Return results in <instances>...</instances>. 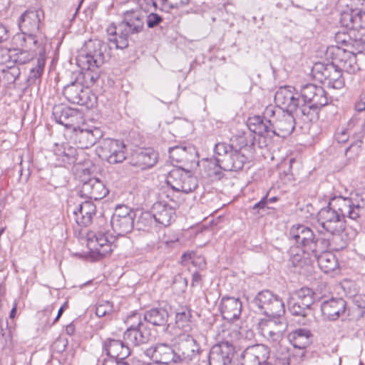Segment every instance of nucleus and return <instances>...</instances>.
I'll return each mask as SVG.
<instances>
[{
	"mask_svg": "<svg viewBox=\"0 0 365 365\" xmlns=\"http://www.w3.org/2000/svg\"><path fill=\"white\" fill-rule=\"evenodd\" d=\"M346 302L342 298H334L324 301L321 304L323 316L329 320H336L346 311Z\"/></svg>",
	"mask_w": 365,
	"mask_h": 365,
	"instance_id": "29",
	"label": "nucleus"
},
{
	"mask_svg": "<svg viewBox=\"0 0 365 365\" xmlns=\"http://www.w3.org/2000/svg\"><path fill=\"white\" fill-rule=\"evenodd\" d=\"M191 317V309L188 307L185 306L178 308L175 312V324L177 327L185 331L189 330Z\"/></svg>",
	"mask_w": 365,
	"mask_h": 365,
	"instance_id": "45",
	"label": "nucleus"
},
{
	"mask_svg": "<svg viewBox=\"0 0 365 365\" xmlns=\"http://www.w3.org/2000/svg\"><path fill=\"white\" fill-rule=\"evenodd\" d=\"M129 344L125 341L108 339L103 343V349L108 357L125 360L130 354Z\"/></svg>",
	"mask_w": 365,
	"mask_h": 365,
	"instance_id": "30",
	"label": "nucleus"
},
{
	"mask_svg": "<svg viewBox=\"0 0 365 365\" xmlns=\"http://www.w3.org/2000/svg\"><path fill=\"white\" fill-rule=\"evenodd\" d=\"M242 145L239 148L226 143H218L215 145L214 153L217 161L225 171H239L247 163V158L242 152Z\"/></svg>",
	"mask_w": 365,
	"mask_h": 365,
	"instance_id": "3",
	"label": "nucleus"
},
{
	"mask_svg": "<svg viewBox=\"0 0 365 365\" xmlns=\"http://www.w3.org/2000/svg\"><path fill=\"white\" fill-rule=\"evenodd\" d=\"M347 9L341 14L340 23L347 29L365 28V0H340Z\"/></svg>",
	"mask_w": 365,
	"mask_h": 365,
	"instance_id": "5",
	"label": "nucleus"
},
{
	"mask_svg": "<svg viewBox=\"0 0 365 365\" xmlns=\"http://www.w3.org/2000/svg\"><path fill=\"white\" fill-rule=\"evenodd\" d=\"M99 68H93L90 69H84L85 72L83 73V76L86 83L87 88L93 86L99 78V73L97 71Z\"/></svg>",
	"mask_w": 365,
	"mask_h": 365,
	"instance_id": "51",
	"label": "nucleus"
},
{
	"mask_svg": "<svg viewBox=\"0 0 365 365\" xmlns=\"http://www.w3.org/2000/svg\"><path fill=\"white\" fill-rule=\"evenodd\" d=\"M163 21V18L155 14L150 13L146 16V24L148 28L153 29L158 26Z\"/></svg>",
	"mask_w": 365,
	"mask_h": 365,
	"instance_id": "60",
	"label": "nucleus"
},
{
	"mask_svg": "<svg viewBox=\"0 0 365 365\" xmlns=\"http://www.w3.org/2000/svg\"><path fill=\"white\" fill-rule=\"evenodd\" d=\"M234 355V347L232 344L221 342L214 345L209 353L210 365H230Z\"/></svg>",
	"mask_w": 365,
	"mask_h": 365,
	"instance_id": "20",
	"label": "nucleus"
},
{
	"mask_svg": "<svg viewBox=\"0 0 365 365\" xmlns=\"http://www.w3.org/2000/svg\"><path fill=\"white\" fill-rule=\"evenodd\" d=\"M43 74V72L38 71L37 70H34V68H29V74L27 78L28 83L31 85H38L41 83V78Z\"/></svg>",
	"mask_w": 365,
	"mask_h": 365,
	"instance_id": "59",
	"label": "nucleus"
},
{
	"mask_svg": "<svg viewBox=\"0 0 365 365\" xmlns=\"http://www.w3.org/2000/svg\"><path fill=\"white\" fill-rule=\"evenodd\" d=\"M169 314L165 308H153L145 311L143 314V319L145 322L158 327L168 326V321Z\"/></svg>",
	"mask_w": 365,
	"mask_h": 365,
	"instance_id": "38",
	"label": "nucleus"
},
{
	"mask_svg": "<svg viewBox=\"0 0 365 365\" xmlns=\"http://www.w3.org/2000/svg\"><path fill=\"white\" fill-rule=\"evenodd\" d=\"M113 311V305L108 301L99 303L96 308V314L98 317H103L109 314Z\"/></svg>",
	"mask_w": 365,
	"mask_h": 365,
	"instance_id": "56",
	"label": "nucleus"
},
{
	"mask_svg": "<svg viewBox=\"0 0 365 365\" xmlns=\"http://www.w3.org/2000/svg\"><path fill=\"white\" fill-rule=\"evenodd\" d=\"M107 48L108 45L101 40L88 41L77 57V64L81 69L100 68L106 61Z\"/></svg>",
	"mask_w": 365,
	"mask_h": 365,
	"instance_id": "4",
	"label": "nucleus"
},
{
	"mask_svg": "<svg viewBox=\"0 0 365 365\" xmlns=\"http://www.w3.org/2000/svg\"><path fill=\"white\" fill-rule=\"evenodd\" d=\"M310 331L306 329H298L288 336L289 341L295 349L301 351L300 356H304L305 349L311 343Z\"/></svg>",
	"mask_w": 365,
	"mask_h": 365,
	"instance_id": "37",
	"label": "nucleus"
},
{
	"mask_svg": "<svg viewBox=\"0 0 365 365\" xmlns=\"http://www.w3.org/2000/svg\"><path fill=\"white\" fill-rule=\"evenodd\" d=\"M177 362H189L199 353L200 346L195 339L187 335L182 338L175 347Z\"/></svg>",
	"mask_w": 365,
	"mask_h": 365,
	"instance_id": "19",
	"label": "nucleus"
},
{
	"mask_svg": "<svg viewBox=\"0 0 365 365\" xmlns=\"http://www.w3.org/2000/svg\"><path fill=\"white\" fill-rule=\"evenodd\" d=\"M68 345V341L64 338H58L57 339L52 345V349L53 351L57 353H62L66 350V348Z\"/></svg>",
	"mask_w": 365,
	"mask_h": 365,
	"instance_id": "61",
	"label": "nucleus"
},
{
	"mask_svg": "<svg viewBox=\"0 0 365 365\" xmlns=\"http://www.w3.org/2000/svg\"><path fill=\"white\" fill-rule=\"evenodd\" d=\"M103 365H128V364L124 360L108 357L103 360Z\"/></svg>",
	"mask_w": 365,
	"mask_h": 365,
	"instance_id": "63",
	"label": "nucleus"
},
{
	"mask_svg": "<svg viewBox=\"0 0 365 365\" xmlns=\"http://www.w3.org/2000/svg\"><path fill=\"white\" fill-rule=\"evenodd\" d=\"M158 158V154L152 148H144L135 151L131 157L130 164L141 170L154 166Z\"/></svg>",
	"mask_w": 365,
	"mask_h": 365,
	"instance_id": "28",
	"label": "nucleus"
},
{
	"mask_svg": "<svg viewBox=\"0 0 365 365\" xmlns=\"http://www.w3.org/2000/svg\"><path fill=\"white\" fill-rule=\"evenodd\" d=\"M324 250L321 252H312L313 262L317 260L319 268L325 273L334 271L338 267V261L335 255Z\"/></svg>",
	"mask_w": 365,
	"mask_h": 365,
	"instance_id": "36",
	"label": "nucleus"
},
{
	"mask_svg": "<svg viewBox=\"0 0 365 365\" xmlns=\"http://www.w3.org/2000/svg\"><path fill=\"white\" fill-rule=\"evenodd\" d=\"M125 323L128 325L127 329H136L146 325L145 322L143 319V314L139 312H133L130 314L128 317Z\"/></svg>",
	"mask_w": 365,
	"mask_h": 365,
	"instance_id": "49",
	"label": "nucleus"
},
{
	"mask_svg": "<svg viewBox=\"0 0 365 365\" xmlns=\"http://www.w3.org/2000/svg\"><path fill=\"white\" fill-rule=\"evenodd\" d=\"M0 71L4 73V78L8 82H14L19 75V68L15 65L0 68Z\"/></svg>",
	"mask_w": 365,
	"mask_h": 365,
	"instance_id": "50",
	"label": "nucleus"
},
{
	"mask_svg": "<svg viewBox=\"0 0 365 365\" xmlns=\"http://www.w3.org/2000/svg\"><path fill=\"white\" fill-rule=\"evenodd\" d=\"M222 317L228 321L239 318L242 312V303L238 298L224 297L220 304Z\"/></svg>",
	"mask_w": 365,
	"mask_h": 365,
	"instance_id": "33",
	"label": "nucleus"
},
{
	"mask_svg": "<svg viewBox=\"0 0 365 365\" xmlns=\"http://www.w3.org/2000/svg\"><path fill=\"white\" fill-rule=\"evenodd\" d=\"M53 154L56 157V164L59 166L67 167L75 164H81L84 160L83 150H78L68 143L55 144Z\"/></svg>",
	"mask_w": 365,
	"mask_h": 365,
	"instance_id": "13",
	"label": "nucleus"
},
{
	"mask_svg": "<svg viewBox=\"0 0 365 365\" xmlns=\"http://www.w3.org/2000/svg\"><path fill=\"white\" fill-rule=\"evenodd\" d=\"M357 130H359V132H354V134L356 135V138L352 140L350 145L345 150V156L347 160H354L361 152L364 133L362 128H359Z\"/></svg>",
	"mask_w": 365,
	"mask_h": 365,
	"instance_id": "44",
	"label": "nucleus"
},
{
	"mask_svg": "<svg viewBox=\"0 0 365 365\" xmlns=\"http://www.w3.org/2000/svg\"><path fill=\"white\" fill-rule=\"evenodd\" d=\"M152 335L147 325L136 329H127L123 333V340L130 346H140L151 340Z\"/></svg>",
	"mask_w": 365,
	"mask_h": 365,
	"instance_id": "31",
	"label": "nucleus"
},
{
	"mask_svg": "<svg viewBox=\"0 0 365 365\" xmlns=\"http://www.w3.org/2000/svg\"><path fill=\"white\" fill-rule=\"evenodd\" d=\"M313 294H314V292L311 289L307 288V287H303V288L300 289L299 291H297V296L298 298L297 301H300V300L303 299L304 298H305L308 296L313 295Z\"/></svg>",
	"mask_w": 365,
	"mask_h": 365,
	"instance_id": "62",
	"label": "nucleus"
},
{
	"mask_svg": "<svg viewBox=\"0 0 365 365\" xmlns=\"http://www.w3.org/2000/svg\"><path fill=\"white\" fill-rule=\"evenodd\" d=\"M167 183L175 191L189 193L197 187V180L190 172L181 168L170 170L166 179Z\"/></svg>",
	"mask_w": 365,
	"mask_h": 365,
	"instance_id": "8",
	"label": "nucleus"
},
{
	"mask_svg": "<svg viewBox=\"0 0 365 365\" xmlns=\"http://www.w3.org/2000/svg\"><path fill=\"white\" fill-rule=\"evenodd\" d=\"M152 213L157 224L166 227L174 220L175 212L172 205L164 201H160L153 204Z\"/></svg>",
	"mask_w": 365,
	"mask_h": 365,
	"instance_id": "32",
	"label": "nucleus"
},
{
	"mask_svg": "<svg viewBox=\"0 0 365 365\" xmlns=\"http://www.w3.org/2000/svg\"><path fill=\"white\" fill-rule=\"evenodd\" d=\"M14 65V61L10 55L9 50L0 51V68Z\"/></svg>",
	"mask_w": 365,
	"mask_h": 365,
	"instance_id": "58",
	"label": "nucleus"
},
{
	"mask_svg": "<svg viewBox=\"0 0 365 365\" xmlns=\"http://www.w3.org/2000/svg\"><path fill=\"white\" fill-rule=\"evenodd\" d=\"M110 225L118 236H123L130 232L134 226V218L127 217L125 218H111Z\"/></svg>",
	"mask_w": 365,
	"mask_h": 365,
	"instance_id": "42",
	"label": "nucleus"
},
{
	"mask_svg": "<svg viewBox=\"0 0 365 365\" xmlns=\"http://www.w3.org/2000/svg\"><path fill=\"white\" fill-rule=\"evenodd\" d=\"M279 115L274 123H272L274 135L285 138L289 135L294 129L295 120L292 112L278 110Z\"/></svg>",
	"mask_w": 365,
	"mask_h": 365,
	"instance_id": "24",
	"label": "nucleus"
},
{
	"mask_svg": "<svg viewBox=\"0 0 365 365\" xmlns=\"http://www.w3.org/2000/svg\"><path fill=\"white\" fill-rule=\"evenodd\" d=\"M336 68V64L334 63V58L331 63L329 64L318 62L312 67V74L317 81L327 83Z\"/></svg>",
	"mask_w": 365,
	"mask_h": 365,
	"instance_id": "40",
	"label": "nucleus"
},
{
	"mask_svg": "<svg viewBox=\"0 0 365 365\" xmlns=\"http://www.w3.org/2000/svg\"><path fill=\"white\" fill-rule=\"evenodd\" d=\"M41 18H43L42 10H27L19 20V27L22 34L27 36L34 44L37 43L36 34L40 30Z\"/></svg>",
	"mask_w": 365,
	"mask_h": 365,
	"instance_id": "12",
	"label": "nucleus"
},
{
	"mask_svg": "<svg viewBox=\"0 0 365 365\" xmlns=\"http://www.w3.org/2000/svg\"><path fill=\"white\" fill-rule=\"evenodd\" d=\"M157 222L152 212L142 213L136 222V227L138 230L148 231Z\"/></svg>",
	"mask_w": 365,
	"mask_h": 365,
	"instance_id": "47",
	"label": "nucleus"
},
{
	"mask_svg": "<svg viewBox=\"0 0 365 365\" xmlns=\"http://www.w3.org/2000/svg\"><path fill=\"white\" fill-rule=\"evenodd\" d=\"M289 311L294 316L305 317L307 315V309L302 306L299 301L290 300L288 303Z\"/></svg>",
	"mask_w": 365,
	"mask_h": 365,
	"instance_id": "52",
	"label": "nucleus"
},
{
	"mask_svg": "<svg viewBox=\"0 0 365 365\" xmlns=\"http://www.w3.org/2000/svg\"><path fill=\"white\" fill-rule=\"evenodd\" d=\"M257 327L260 335L268 341L276 344L283 339V334L287 329L286 322L279 317L262 319Z\"/></svg>",
	"mask_w": 365,
	"mask_h": 365,
	"instance_id": "9",
	"label": "nucleus"
},
{
	"mask_svg": "<svg viewBox=\"0 0 365 365\" xmlns=\"http://www.w3.org/2000/svg\"><path fill=\"white\" fill-rule=\"evenodd\" d=\"M339 199H341V195L332 197L328 206L322 208L317 215L318 222L322 227L333 235L344 230L345 218L348 217L347 211H341V209L335 206Z\"/></svg>",
	"mask_w": 365,
	"mask_h": 365,
	"instance_id": "2",
	"label": "nucleus"
},
{
	"mask_svg": "<svg viewBox=\"0 0 365 365\" xmlns=\"http://www.w3.org/2000/svg\"><path fill=\"white\" fill-rule=\"evenodd\" d=\"M73 139L78 145V150H83L93 146L101 137L103 133L101 130L96 126L82 127L78 125L77 128H73Z\"/></svg>",
	"mask_w": 365,
	"mask_h": 365,
	"instance_id": "15",
	"label": "nucleus"
},
{
	"mask_svg": "<svg viewBox=\"0 0 365 365\" xmlns=\"http://www.w3.org/2000/svg\"><path fill=\"white\" fill-rule=\"evenodd\" d=\"M294 88L290 86L280 87L274 95L276 104L282 109L293 112L299 103V98L295 96Z\"/></svg>",
	"mask_w": 365,
	"mask_h": 365,
	"instance_id": "26",
	"label": "nucleus"
},
{
	"mask_svg": "<svg viewBox=\"0 0 365 365\" xmlns=\"http://www.w3.org/2000/svg\"><path fill=\"white\" fill-rule=\"evenodd\" d=\"M333 56L334 63L341 71L353 73L359 69L356 56L353 52L336 47L333 51Z\"/></svg>",
	"mask_w": 365,
	"mask_h": 365,
	"instance_id": "23",
	"label": "nucleus"
},
{
	"mask_svg": "<svg viewBox=\"0 0 365 365\" xmlns=\"http://www.w3.org/2000/svg\"><path fill=\"white\" fill-rule=\"evenodd\" d=\"M114 237L108 235L105 229L88 233V246L98 255L104 257L112 252V243Z\"/></svg>",
	"mask_w": 365,
	"mask_h": 365,
	"instance_id": "16",
	"label": "nucleus"
},
{
	"mask_svg": "<svg viewBox=\"0 0 365 365\" xmlns=\"http://www.w3.org/2000/svg\"><path fill=\"white\" fill-rule=\"evenodd\" d=\"M143 27L144 19L139 12L126 11L121 23L108 29V41L115 45V48H125L128 46L129 36L141 32Z\"/></svg>",
	"mask_w": 365,
	"mask_h": 365,
	"instance_id": "1",
	"label": "nucleus"
},
{
	"mask_svg": "<svg viewBox=\"0 0 365 365\" xmlns=\"http://www.w3.org/2000/svg\"><path fill=\"white\" fill-rule=\"evenodd\" d=\"M336 202L335 206L342 211H347L348 218L356 221L365 218V190L353 197L341 196V199Z\"/></svg>",
	"mask_w": 365,
	"mask_h": 365,
	"instance_id": "11",
	"label": "nucleus"
},
{
	"mask_svg": "<svg viewBox=\"0 0 365 365\" xmlns=\"http://www.w3.org/2000/svg\"><path fill=\"white\" fill-rule=\"evenodd\" d=\"M34 58V55L31 53L27 51H21L16 54V58H14V64L16 63L19 64L29 63Z\"/></svg>",
	"mask_w": 365,
	"mask_h": 365,
	"instance_id": "57",
	"label": "nucleus"
},
{
	"mask_svg": "<svg viewBox=\"0 0 365 365\" xmlns=\"http://www.w3.org/2000/svg\"><path fill=\"white\" fill-rule=\"evenodd\" d=\"M169 157L177 163H183L185 165L197 162V153L195 148L191 145H177L169 148Z\"/></svg>",
	"mask_w": 365,
	"mask_h": 365,
	"instance_id": "25",
	"label": "nucleus"
},
{
	"mask_svg": "<svg viewBox=\"0 0 365 365\" xmlns=\"http://www.w3.org/2000/svg\"><path fill=\"white\" fill-rule=\"evenodd\" d=\"M81 195L91 200L103 199L108 193L105 184L97 178H90L82 184Z\"/></svg>",
	"mask_w": 365,
	"mask_h": 365,
	"instance_id": "27",
	"label": "nucleus"
},
{
	"mask_svg": "<svg viewBox=\"0 0 365 365\" xmlns=\"http://www.w3.org/2000/svg\"><path fill=\"white\" fill-rule=\"evenodd\" d=\"M247 127L251 132L260 136L269 135L272 130L271 120H264L262 116L259 115L249 118Z\"/></svg>",
	"mask_w": 365,
	"mask_h": 365,
	"instance_id": "39",
	"label": "nucleus"
},
{
	"mask_svg": "<svg viewBox=\"0 0 365 365\" xmlns=\"http://www.w3.org/2000/svg\"><path fill=\"white\" fill-rule=\"evenodd\" d=\"M362 127L359 125H354L353 121H349L346 127L342 126L336 130L334 139L338 143H345L349 140L350 136H351L353 140L356 137L354 132H359V130L356 129Z\"/></svg>",
	"mask_w": 365,
	"mask_h": 365,
	"instance_id": "43",
	"label": "nucleus"
},
{
	"mask_svg": "<svg viewBox=\"0 0 365 365\" xmlns=\"http://www.w3.org/2000/svg\"><path fill=\"white\" fill-rule=\"evenodd\" d=\"M251 303L258 312L268 317H280L285 312L282 299L269 290L259 292Z\"/></svg>",
	"mask_w": 365,
	"mask_h": 365,
	"instance_id": "6",
	"label": "nucleus"
},
{
	"mask_svg": "<svg viewBox=\"0 0 365 365\" xmlns=\"http://www.w3.org/2000/svg\"><path fill=\"white\" fill-rule=\"evenodd\" d=\"M99 152L100 156L110 164L120 163L125 159V145L118 140H103Z\"/></svg>",
	"mask_w": 365,
	"mask_h": 365,
	"instance_id": "14",
	"label": "nucleus"
},
{
	"mask_svg": "<svg viewBox=\"0 0 365 365\" xmlns=\"http://www.w3.org/2000/svg\"><path fill=\"white\" fill-rule=\"evenodd\" d=\"M45 62V52L40 51L38 56L34 58L29 63L31 64L30 68H34V70L38 69V71L43 72Z\"/></svg>",
	"mask_w": 365,
	"mask_h": 365,
	"instance_id": "55",
	"label": "nucleus"
},
{
	"mask_svg": "<svg viewBox=\"0 0 365 365\" xmlns=\"http://www.w3.org/2000/svg\"><path fill=\"white\" fill-rule=\"evenodd\" d=\"M289 263L292 267L299 269L311 265L313 262L312 253L304 247H292L289 251Z\"/></svg>",
	"mask_w": 365,
	"mask_h": 365,
	"instance_id": "34",
	"label": "nucleus"
},
{
	"mask_svg": "<svg viewBox=\"0 0 365 365\" xmlns=\"http://www.w3.org/2000/svg\"><path fill=\"white\" fill-rule=\"evenodd\" d=\"M145 354L152 359L154 363L168 364L172 362L178 363L175 359V349L166 344H158L148 348Z\"/></svg>",
	"mask_w": 365,
	"mask_h": 365,
	"instance_id": "21",
	"label": "nucleus"
},
{
	"mask_svg": "<svg viewBox=\"0 0 365 365\" xmlns=\"http://www.w3.org/2000/svg\"><path fill=\"white\" fill-rule=\"evenodd\" d=\"M273 365H297L296 356L288 349L280 347L274 354Z\"/></svg>",
	"mask_w": 365,
	"mask_h": 365,
	"instance_id": "46",
	"label": "nucleus"
},
{
	"mask_svg": "<svg viewBox=\"0 0 365 365\" xmlns=\"http://www.w3.org/2000/svg\"><path fill=\"white\" fill-rule=\"evenodd\" d=\"M63 94L71 103H76L86 107H92L96 97L90 89L85 87L81 82L76 81L64 86Z\"/></svg>",
	"mask_w": 365,
	"mask_h": 365,
	"instance_id": "10",
	"label": "nucleus"
},
{
	"mask_svg": "<svg viewBox=\"0 0 365 365\" xmlns=\"http://www.w3.org/2000/svg\"><path fill=\"white\" fill-rule=\"evenodd\" d=\"M220 164V163L217 161L216 158L215 161H209L206 165V168L207 169V175L210 177L215 176L220 178L222 175V170H224V169L221 168Z\"/></svg>",
	"mask_w": 365,
	"mask_h": 365,
	"instance_id": "54",
	"label": "nucleus"
},
{
	"mask_svg": "<svg viewBox=\"0 0 365 365\" xmlns=\"http://www.w3.org/2000/svg\"><path fill=\"white\" fill-rule=\"evenodd\" d=\"M322 107L306 102L302 104L299 103L297 109L293 110V112L297 116L304 117V120L312 121L318 118L319 111Z\"/></svg>",
	"mask_w": 365,
	"mask_h": 365,
	"instance_id": "41",
	"label": "nucleus"
},
{
	"mask_svg": "<svg viewBox=\"0 0 365 365\" xmlns=\"http://www.w3.org/2000/svg\"><path fill=\"white\" fill-rule=\"evenodd\" d=\"M341 71L337 66L331 73L330 78L327 81V83L329 87L334 89H340L344 86V80L341 74Z\"/></svg>",
	"mask_w": 365,
	"mask_h": 365,
	"instance_id": "48",
	"label": "nucleus"
},
{
	"mask_svg": "<svg viewBox=\"0 0 365 365\" xmlns=\"http://www.w3.org/2000/svg\"><path fill=\"white\" fill-rule=\"evenodd\" d=\"M96 212V207L93 202L85 201L79 205L73 214L74 220L78 225L86 227L91 223L92 217Z\"/></svg>",
	"mask_w": 365,
	"mask_h": 365,
	"instance_id": "35",
	"label": "nucleus"
},
{
	"mask_svg": "<svg viewBox=\"0 0 365 365\" xmlns=\"http://www.w3.org/2000/svg\"><path fill=\"white\" fill-rule=\"evenodd\" d=\"M300 96L303 102L313 103L318 106L328 104V98L325 90L319 86L312 83L304 85L300 89Z\"/></svg>",
	"mask_w": 365,
	"mask_h": 365,
	"instance_id": "22",
	"label": "nucleus"
},
{
	"mask_svg": "<svg viewBox=\"0 0 365 365\" xmlns=\"http://www.w3.org/2000/svg\"><path fill=\"white\" fill-rule=\"evenodd\" d=\"M269 353V349L263 344L248 346L241 354V365H273L268 361Z\"/></svg>",
	"mask_w": 365,
	"mask_h": 365,
	"instance_id": "17",
	"label": "nucleus"
},
{
	"mask_svg": "<svg viewBox=\"0 0 365 365\" xmlns=\"http://www.w3.org/2000/svg\"><path fill=\"white\" fill-rule=\"evenodd\" d=\"M135 214L130 208L125 205H119L116 207L114 214L111 218H125L130 217L135 218Z\"/></svg>",
	"mask_w": 365,
	"mask_h": 365,
	"instance_id": "53",
	"label": "nucleus"
},
{
	"mask_svg": "<svg viewBox=\"0 0 365 365\" xmlns=\"http://www.w3.org/2000/svg\"><path fill=\"white\" fill-rule=\"evenodd\" d=\"M289 236L297 243L301 244L302 247L311 251V252H321L326 250L328 246V242L326 240L316 238L312 230L304 225L292 227L289 232Z\"/></svg>",
	"mask_w": 365,
	"mask_h": 365,
	"instance_id": "7",
	"label": "nucleus"
},
{
	"mask_svg": "<svg viewBox=\"0 0 365 365\" xmlns=\"http://www.w3.org/2000/svg\"><path fill=\"white\" fill-rule=\"evenodd\" d=\"M276 113V110L273 106H267L263 112L262 118L264 120H270V118L274 117Z\"/></svg>",
	"mask_w": 365,
	"mask_h": 365,
	"instance_id": "64",
	"label": "nucleus"
},
{
	"mask_svg": "<svg viewBox=\"0 0 365 365\" xmlns=\"http://www.w3.org/2000/svg\"><path fill=\"white\" fill-rule=\"evenodd\" d=\"M55 120L63 126L73 129L83 121L82 113L76 109L63 105H56L53 108Z\"/></svg>",
	"mask_w": 365,
	"mask_h": 365,
	"instance_id": "18",
	"label": "nucleus"
}]
</instances>
